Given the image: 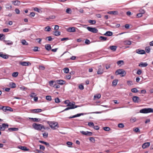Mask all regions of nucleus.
<instances>
[{
    "label": "nucleus",
    "instance_id": "1",
    "mask_svg": "<svg viewBox=\"0 0 153 153\" xmlns=\"http://www.w3.org/2000/svg\"><path fill=\"white\" fill-rule=\"evenodd\" d=\"M140 112L142 113H153V108H145L141 109Z\"/></svg>",
    "mask_w": 153,
    "mask_h": 153
},
{
    "label": "nucleus",
    "instance_id": "2",
    "mask_svg": "<svg viewBox=\"0 0 153 153\" xmlns=\"http://www.w3.org/2000/svg\"><path fill=\"white\" fill-rule=\"evenodd\" d=\"M115 74L116 75L120 74L121 76H124L126 75V73L125 71L123 69H119L116 71Z\"/></svg>",
    "mask_w": 153,
    "mask_h": 153
},
{
    "label": "nucleus",
    "instance_id": "3",
    "mask_svg": "<svg viewBox=\"0 0 153 153\" xmlns=\"http://www.w3.org/2000/svg\"><path fill=\"white\" fill-rule=\"evenodd\" d=\"M48 123L50 127L54 129H55L58 128V123L54 122H49Z\"/></svg>",
    "mask_w": 153,
    "mask_h": 153
},
{
    "label": "nucleus",
    "instance_id": "4",
    "mask_svg": "<svg viewBox=\"0 0 153 153\" xmlns=\"http://www.w3.org/2000/svg\"><path fill=\"white\" fill-rule=\"evenodd\" d=\"M33 127L38 130H41L42 128H44V126L41 124H38L34 123L33 124Z\"/></svg>",
    "mask_w": 153,
    "mask_h": 153
},
{
    "label": "nucleus",
    "instance_id": "5",
    "mask_svg": "<svg viewBox=\"0 0 153 153\" xmlns=\"http://www.w3.org/2000/svg\"><path fill=\"white\" fill-rule=\"evenodd\" d=\"M87 29L89 31L93 33H97L98 31V30L95 27H87Z\"/></svg>",
    "mask_w": 153,
    "mask_h": 153
},
{
    "label": "nucleus",
    "instance_id": "6",
    "mask_svg": "<svg viewBox=\"0 0 153 153\" xmlns=\"http://www.w3.org/2000/svg\"><path fill=\"white\" fill-rule=\"evenodd\" d=\"M8 127V124L3 123L2 125H0V131H4L6 128H7Z\"/></svg>",
    "mask_w": 153,
    "mask_h": 153
},
{
    "label": "nucleus",
    "instance_id": "7",
    "mask_svg": "<svg viewBox=\"0 0 153 153\" xmlns=\"http://www.w3.org/2000/svg\"><path fill=\"white\" fill-rule=\"evenodd\" d=\"M133 101L135 103H138L141 101L140 98L137 96H134L132 98Z\"/></svg>",
    "mask_w": 153,
    "mask_h": 153
},
{
    "label": "nucleus",
    "instance_id": "8",
    "mask_svg": "<svg viewBox=\"0 0 153 153\" xmlns=\"http://www.w3.org/2000/svg\"><path fill=\"white\" fill-rule=\"evenodd\" d=\"M19 64L21 65L24 66H28L31 65L30 62H20Z\"/></svg>",
    "mask_w": 153,
    "mask_h": 153
},
{
    "label": "nucleus",
    "instance_id": "9",
    "mask_svg": "<svg viewBox=\"0 0 153 153\" xmlns=\"http://www.w3.org/2000/svg\"><path fill=\"white\" fill-rule=\"evenodd\" d=\"M80 132L83 135H88L89 136H91L92 134V133L91 132L88 131H80Z\"/></svg>",
    "mask_w": 153,
    "mask_h": 153
},
{
    "label": "nucleus",
    "instance_id": "10",
    "mask_svg": "<svg viewBox=\"0 0 153 153\" xmlns=\"http://www.w3.org/2000/svg\"><path fill=\"white\" fill-rule=\"evenodd\" d=\"M56 82L57 84L61 85L65 84L66 82L65 80L62 79L57 80Z\"/></svg>",
    "mask_w": 153,
    "mask_h": 153
},
{
    "label": "nucleus",
    "instance_id": "11",
    "mask_svg": "<svg viewBox=\"0 0 153 153\" xmlns=\"http://www.w3.org/2000/svg\"><path fill=\"white\" fill-rule=\"evenodd\" d=\"M150 145L149 142H146L143 143L142 145V147L143 149H145L149 147Z\"/></svg>",
    "mask_w": 153,
    "mask_h": 153
},
{
    "label": "nucleus",
    "instance_id": "12",
    "mask_svg": "<svg viewBox=\"0 0 153 153\" xmlns=\"http://www.w3.org/2000/svg\"><path fill=\"white\" fill-rule=\"evenodd\" d=\"M42 111L41 109H34L31 110V112L33 113H37L40 112Z\"/></svg>",
    "mask_w": 153,
    "mask_h": 153
},
{
    "label": "nucleus",
    "instance_id": "13",
    "mask_svg": "<svg viewBox=\"0 0 153 153\" xmlns=\"http://www.w3.org/2000/svg\"><path fill=\"white\" fill-rule=\"evenodd\" d=\"M136 53L140 54H144L145 53V51L143 50L137 49L136 50Z\"/></svg>",
    "mask_w": 153,
    "mask_h": 153
},
{
    "label": "nucleus",
    "instance_id": "14",
    "mask_svg": "<svg viewBox=\"0 0 153 153\" xmlns=\"http://www.w3.org/2000/svg\"><path fill=\"white\" fill-rule=\"evenodd\" d=\"M18 148L24 151H28L29 150V149H27V148L25 146H18Z\"/></svg>",
    "mask_w": 153,
    "mask_h": 153
},
{
    "label": "nucleus",
    "instance_id": "15",
    "mask_svg": "<svg viewBox=\"0 0 153 153\" xmlns=\"http://www.w3.org/2000/svg\"><path fill=\"white\" fill-rule=\"evenodd\" d=\"M67 30L69 32H75L76 31L75 28L74 27H71L68 28Z\"/></svg>",
    "mask_w": 153,
    "mask_h": 153
},
{
    "label": "nucleus",
    "instance_id": "16",
    "mask_svg": "<svg viewBox=\"0 0 153 153\" xmlns=\"http://www.w3.org/2000/svg\"><path fill=\"white\" fill-rule=\"evenodd\" d=\"M75 102H73L72 103L70 102L67 105V106L69 107H76L75 108L77 107V106L75 105Z\"/></svg>",
    "mask_w": 153,
    "mask_h": 153
},
{
    "label": "nucleus",
    "instance_id": "17",
    "mask_svg": "<svg viewBox=\"0 0 153 153\" xmlns=\"http://www.w3.org/2000/svg\"><path fill=\"white\" fill-rule=\"evenodd\" d=\"M100 67H98V70L97 72V74H101L103 73V72L104 71L103 69H101L100 68L101 67V66H99Z\"/></svg>",
    "mask_w": 153,
    "mask_h": 153
},
{
    "label": "nucleus",
    "instance_id": "18",
    "mask_svg": "<svg viewBox=\"0 0 153 153\" xmlns=\"http://www.w3.org/2000/svg\"><path fill=\"white\" fill-rule=\"evenodd\" d=\"M148 64L146 62H140L139 65V66L141 67H146L148 65Z\"/></svg>",
    "mask_w": 153,
    "mask_h": 153
},
{
    "label": "nucleus",
    "instance_id": "19",
    "mask_svg": "<svg viewBox=\"0 0 153 153\" xmlns=\"http://www.w3.org/2000/svg\"><path fill=\"white\" fill-rule=\"evenodd\" d=\"M5 7L6 9L10 10L12 7L11 4H10L9 3L6 4L5 5Z\"/></svg>",
    "mask_w": 153,
    "mask_h": 153
},
{
    "label": "nucleus",
    "instance_id": "20",
    "mask_svg": "<svg viewBox=\"0 0 153 153\" xmlns=\"http://www.w3.org/2000/svg\"><path fill=\"white\" fill-rule=\"evenodd\" d=\"M107 13L110 14L116 15L118 14V12L117 11H109Z\"/></svg>",
    "mask_w": 153,
    "mask_h": 153
},
{
    "label": "nucleus",
    "instance_id": "21",
    "mask_svg": "<svg viewBox=\"0 0 153 153\" xmlns=\"http://www.w3.org/2000/svg\"><path fill=\"white\" fill-rule=\"evenodd\" d=\"M9 86L11 88H14L16 87V84L14 82H11L10 83Z\"/></svg>",
    "mask_w": 153,
    "mask_h": 153
},
{
    "label": "nucleus",
    "instance_id": "22",
    "mask_svg": "<svg viewBox=\"0 0 153 153\" xmlns=\"http://www.w3.org/2000/svg\"><path fill=\"white\" fill-rule=\"evenodd\" d=\"M45 47L47 51H49L51 49V47L50 44H48L45 45Z\"/></svg>",
    "mask_w": 153,
    "mask_h": 153
},
{
    "label": "nucleus",
    "instance_id": "23",
    "mask_svg": "<svg viewBox=\"0 0 153 153\" xmlns=\"http://www.w3.org/2000/svg\"><path fill=\"white\" fill-rule=\"evenodd\" d=\"M123 43L125 45H130L131 44V42L130 41L126 40L123 42Z\"/></svg>",
    "mask_w": 153,
    "mask_h": 153
},
{
    "label": "nucleus",
    "instance_id": "24",
    "mask_svg": "<svg viewBox=\"0 0 153 153\" xmlns=\"http://www.w3.org/2000/svg\"><path fill=\"white\" fill-rule=\"evenodd\" d=\"M104 35L106 36H110L113 35V33L111 31H108L106 32Z\"/></svg>",
    "mask_w": 153,
    "mask_h": 153
},
{
    "label": "nucleus",
    "instance_id": "25",
    "mask_svg": "<svg viewBox=\"0 0 153 153\" xmlns=\"http://www.w3.org/2000/svg\"><path fill=\"white\" fill-rule=\"evenodd\" d=\"M83 115V114L81 113V114H78L75 115H74L70 117L69 118H75L76 117H79L81 115Z\"/></svg>",
    "mask_w": 153,
    "mask_h": 153
},
{
    "label": "nucleus",
    "instance_id": "26",
    "mask_svg": "<svg viewBox=\"0 0 153 153\" xmlns=\"http://www.w3.org/2000/svg\"><path fill=\"white\" fill-rule=\"evenodd\" d=\"M12 3L15 5L19 6L20 4V2L18 0L12 1Z\"/></svg>",
    "mask_w": 153,
    "mask_h": 153
},
{
    "label": "nucleus",
    "instance_id": "27",
    "mask_svg": "<svg viewBox=\"0 0 153 153\" xmlns=\"http://www.w3.org/2000/svg\"><path fill=\"white\" fill-rule=\"evenodd\" d=\"M19 129L17 128H10L8 129V130L10 131H17Z\"/></svg>",
    "mask_w": 153,
    "mask_h": 153
},
{
    "label": "nucleus",
    "instance_id": "28",
    "mask_svg": "<svg viewBox=\"0 0 153 153\" xmlns=\"http://www.w3.org/2000/svg\"><path fill=\"white\" fill-rule=\"evenodd\" d=\"M110 48L113 51H115L117 48V47L115 46H110Z\"/></svg>",
    "mask_w": 153,
    "mask_h": 153
},
{
    "label": "nucleus",
    "instance_id": "29",
    "mask_svg": "<svg viewBox=\"0 0 153 153\" xmlns=\"http://www.w3.org/2000/svg\"><path fill=\"white\" fill-rule=\"evenodd\" d=\"M99 39L101 41H104L106 40L107 39V38L104 36H100L99 37Z\"/></svg>",
    "mask_w": 153,
    "mask_h": 153
},
{
    "label": "nucleus",
    "instance_id": "30",
    "mask_svg": "<svg viewBox=\"0 0 153 153\" xmlns=\"http://www.w3.org/2000/svg\"><path fill=\"white\" fill-rule=\"evenodd\" d=\"M53 34L56 36H59L60 34V32L57 30H55L53 32Z\"/></svg>",
    "mask_w": 153,
    "mask_h": 153
},
{
    "label": "nucleus",
    "instance_id": "31",
    "mask_svg": "<svg viewBox=\"0 0 153 153\" xmlns=\"http://www.w3.org/2000/svg\"><path fill=\"white\" fill-rule=\"evenodd\" d=\"M7 108H10V109H12V108L9 107H4L3 106L2 107V108H3V111H4L6 112V111H7Z\"/></svg>",
    "mask_w": 153,
    "mask_h": 153
},
{
    "label": "nucleus",
    "instance_id": "32",
    "mask_svg": "<svg viewBox=\"0 0 153 153\" xmlns=\"http://www.w3.org/2000/svg\"><path fill=\"white\" fill-rule=\"evenodd\" d=\"M21 42L22 45H27L28 43L25 39H22L21 40Z\"/></svg>",
    "mask_w": 153,
    "mask_h": 153
},
{
    "label": "nucleus",
    "instance_id": "33",
    "mask_svg": "<svg viewBox=\"0 0 153 153\" xmlns=\"http://www.w3.org/2000/svg\"><path fill=\"white\" fill-rule=\"evenodd\" d=\"M18 72H13L12 74V76L13 77H16L18 76Z\"/></svg>",
    "mask_w": 153,
    "mask_h": 153
},
{
    "label": "nucleus",
    "instance_id": "34",
    "mask_svg": "<svg viewBox=\"0 0 153 153\" xmlns=\"http://www.w3.org/2000/svg\"><path fill=\"white\" fill-rule=\"evenodd\" d=\"M117 63L119 65H123L124 64V61L123 60H119L117 61Z\"/></svg>",
    "mask_w": 153,
    "mask_h": 153
},
{
    "label": "nucleus",
    "instance_id": "35",
    "mask_svg": "<svg viewBox=\"0 0 153 153\" xmlns=\"http://www.w3.org/2000/svg\"><path fill=\"white\" fill-rule=\"evenodd\" d=\"M39 142L41 143L45 144V145L47 146H49V143H48L47 142H44V141H41V140L39 141Z\"/></svg>",
    "mask_w": 153,
    "mask_h": 153
},
{
    "label": "nucleus",
    "instance_id": "36",
    "mask_svg": "<svg viewBox=\"0 0 153 153\" xmlns=\"http://www.w3.org/2000/svg\"><path fill=\"white\" fill-rule=\"evenodd\" d=\"M88 22L92 25H94L95 24L96 22L95 20H89L88 21Z\"/></svg>",
    "mask_w": 153,
    "mask_h": 153
},
{
    "label": "nucleus",
    "instance_id": "37",
    "mask_svg": "<svg viewBox=\"0 0 153 153\" xmlns=\"http://www.w3.org/2000/svg\"><path fill=\"white\" fill-rule=\"evenodd\" d=\"M66 12L67 13L71 14L72 13V11L70 8H68L66 10Z\"/></svg>",
    "mask_w": 153,
    "mask_h": 153
},
{
    "label": "nucleus",
    "instance_id": "38",
    "mask_svg": "<svg viewBox=\"0 0 153 153\" xmlns=\"http://www.w3.org/2000/svg\"><path fill=\"white\" fill-rule=\"evenodd\" d=\"M76 107H68L66 108H65L63 111H67L70 109H73L75 108Z\"/></svg>",
    "mask_w": 153,
    "mask_h": 153
},
{
    "label": "nucleus",
    "instance_id": "39",
    "mask_svg": "<svg viewBox=\"0 0 153 153\" xmlns=\"http://www.w3.org/2000/svg\"><path fill=\"white\" fill-rule=\"evenodd\" d=\"M0 57L5 59H7L8 58V56L7 55L2 54H1Z\"/></svg>",
    "mask_w": 153,
    "mask_h": 153
},
{
    "label": "nucleus",
    "instance_id": "40",
    "mask_svg": "<svg viewBox=\"0 0 153 153\" xmlns=\"http://www.w3.org/2000/svg\"><path fill=\"white\" fill-rule=\"evenodd\" d=\"M6 44L7 45H12L13 44V42L10 41H7L5 42Z\"/></svg>",
    "mask_w": 153,
    "mask_h": 153
},
{
    "label": "nucleus",
    "instance_id": "41",
    "mask_svg": "<svg viewBox=\"0 0 153 153\" xmlns=\"http://www.w3.org/2000/svg\"><path fill=\"white\" fill-rule=\"evenodd\" d=\"M117 81H118L117 80H116V79L114 80L113 81V82H112V84H113V85L114 86H116L117 84Z\"/></svg>",
    "mask_w": 153,
    "mask_h": 153
},
{
    "label": "nucleus",
    "instance_id": "42",
    "mask_svg": "<svg viewBox=\"0 0 153 153\" xmlns=\"http://www.w3.org/2000/svg\"><path fill=\"white\" fill-rule=\"evenodd\" d=\"M131 91L134 93H136L138 92V91L136 88H134L131 89Z\"/></svg>",
    "mask_w": 153,
    "mask_h": 153
},
{
    "label": "nucleus",
    "instance_id": "43",
    "mask_svg": "<svg viewBox=\"0 0 153 153\" xmlns=\"http://www.w3.org/2000/svg\"><path fill=\"white\" fill-rule=\"evenodd\" d=\"M101 95L100 94H97L94 96V97L95 98H97L98 99H99L101 97Z\"/></svg>",
    "mask_w": 153,
    "mask_h": 153
},
{
    "label": "nucleus",
    "instance_id": "44",
    "mask_svg": "<svg viewBox=\"0 0 153 153\" xmlns=\"http://www.w3.org/2000/svg\"><path fill=\"white\" fill-rule=\"evenodd\" d=\"M150 50V48L149 46L145 48V51L146 52L148 53L149 52Z\"/></svg>",
    "mask_w": 153,
    "mask_h": 153
},
{
    "label": "nucleus",
    "instance_id": "45",
    "mask_svg": "<svg viewBox=\"0 0 153 153\" xmlns=\"http://www.w3.org/2000/svg\"><path fill=\"white\" fill-rule=\"evenodd\" d=\"M64 71V73H68L69 72V69L68 68H66L63 69Z\"/></svg>",
    "mask_w": 153,
    "mask_h": 153
},
{
    "label": "nucleus",
    "instance_id": "46",
    "mask_svg": "<svg viewBox=\"0 0 153 153\" xmlns=\"http://www.w3.org/2000/svg\"><path fill=\"white\" fill-rule=\"evenodd\" d=\"M118 127L120 128H123L124 127V126L123 123H120L118 125Z\"/></svg>",
    "mask_w": 153,
    "mask_h": 153
},
{
    "label": "nucleus",
    "instance_id": "47",
    "mask_svg": "<svg viewBox=\"0 0 153 153\" xmlns=\"http://www.w3.org/2000/svg\"><path fill=\"white\" fill-rule=\"evenodd\" d=\"M46 100L50 101L51 100V97L50 96H47L46 97Z\"/></svg>",
    "mask_w": 153,
    "mask_h": 153
},
{
    "label": "nucleus",
    "instance_id": "48",
    "mask_svg": "<svg viewBox=\"0 0 153 153\" xmlns=\"http://www.w3.org/2000/svg\"><path fill=\"white\" fill-rule=\"evenodd\" d=\"M103 129L104 130L106 131H108L110 130V128L108 127H103Z\"/></svg>",
    "mask_w": 153,
    "mask_h": 153
},
{
    "label": "nucleus",
    "instance_id": "49",
    "mask_svg": "<svg viewBox=\"0 0 153 153\" xmlns=\"http://www.w3.org/2000/svg\"><path fill=\"white\" fill-rule=\"evenodd\" d=\"M31 119L34 122H39L40 119H39V118H31Z\"/></svg>",
    "mask_w": 153,
    "mask_h": 153
},
{
    "label": "nucleus",
    "instance_id": "50",
    "mask_svg": "<svg viewBox=\"0 0 153 153\" xmlns=\"http://www.w3.org/2000/svg\"><path fill=\"white\" fill-rule=\"evenodd\" d=\"M88 125L90 127H93L94 126V123L92 122H90L88 123Z\"/></svg>",
    "mask_w": 153,
    "mask_h": 153
},
{
    "label": "nucleus",
    "instance_id": "51",
    "mask_svg": "<svg viewBox=\"0 0 153 153\" xmlns=\"http://www.w3.org/2000/svg\"><path fill=\"white\" fill-rule=\"evenodd\" d=\"M45 30L47 31H49L51 30V28L49 26H48L45 27Z\"/></svg>",
    "mask_w": 153,
    "mask_h": 153
},
{
    "label": "nucleus",
    "instance_id": "52",
    "mask_svg": "<svg viewBox=\"0 0 153 153\" xmlns=\"http://www.w3.org/2000/svg\"><path fill=\"white\" fill-rule=\"evenodd\" d=\"M133 130L136 132H140L139 129L137 128H134Z\"/></svg>",
    "mask_w": 153,
    "mask_h": 153
},
{
    "label": "nucleus",
    "instance_id": "53",
    "mask_svg": "<svg viewBox=\"0 0 153 153\" xmlns=\"http://www.w3.org/2000/svg\"><path fill=\"white\" fill-rule=\"evenodd\" d=\"M127 83L128 85H133L132 82L131 81H128L127 82Z\"/></svg>",
    "mask_w": 153,
    "mask_h": 153
},
{
    "label": "nucleus",
    "instance_id": "54",
    "mask_svg": "<svg viewBox=\"0 0 153 153\" xmlns=\"http://www.w3.org/2000/svg\"><path fill=\"white\" fill-rule=\"evenodd\" d=\"M142 72L141 70L139 69L137 70V74L138 75H140L141 74Z\"/></svg>",
    "mask_w": 153,
    "mask_h": 153
},
{
    "label": "nucleus",
    "instance_id": "55",
    "mask_svg": "<svg viewBox=\"0 0 153 153\" xmlns=\"http://www.w3.org/2000/svg\"><path fill=\"white\" fill-rule=\"evenodd\" d=\"M43 136L44 138H46L48 136V133L47 132H45L43 134Z\"/></svg>",
    "mask_w": 153,
    "mask_h": 153
},
{
    "label": "nucleus",
    "instance_id": "56",
    "mask_svg": "<svg viewBox=\"0 0 153 153\" xmlns=\"http://www.w3.org/2000/svg\"><path fill=\"white\" fill-rule=\"evenodd\" d=\"M79 89H80L81 90H82L84 89V87L82 85H80L79 86Z\"/></svg>",
    "mask_w": 153,
    "mask_h": 153
},
{
    "label": "nucleus",
    "instance_id": "57",
    "mask_svg": "<svg viewBox=\"0 0 153 153\" xmlns=\"http://www.w3.org/2000/svg\"><path fill=\"white\" fill-rule=\"evenodd\" d=\"M85 43L87 45L89 44L90 43V41L88 39H86L85 41Z\"/></svg>",
    "mask_w": 153,
    "mask_h": 153
},
{
    "label": "nucleus",
    "instance_id": "58",
    "mask_svg": "<svg viewBox=\"0 0 153 153\" xmlns=\"http://www.w3.org/2000/svg\"><path fill=\"white\" fill-rule=\"evenodd\" d=\"M40 146V149H42L43 150H44L45 149V147L44 146L42 145H39Z\"/></svg>",
    "mask_w": 153,
    "mask_h": 153
},
{
    "label": "nucleus",
    "instance_id": "59",
    "mask_svg": "<svg viewBox=\"0 0 153 153\" xmlns=\"http://www.w3.org/2000/svg\"><path fill=\"white\" fill-rule=\"evenodd\" d=\"M89 140L90 141H91L93 143H94L95 142V139L94 137H91L89 138Z\"/></svg>",
    "mask_w": 153,
    "mask_h": 153
},
{
    "label": "nucleus",
    "instance_id": "60",
    "mask_svg": "<svg viewBox=\"0 0 153 153\" xmlns=\"http://www.w3.org/2000/svg\"><path fill=\"white\" fill-rule=\"evenodd\" d=\"M55 102L57 103H59L60 102V100L58 98H56L55 99Z\"/></svg>",
    "mask_w": 153,
    "mask_h": 153
},
{
    "label": "nucleus",
    "instance_id": "61",
    "mask_svg": "<svg viewBox=\"0 0 153 153\" xmlns=\"http://www.w3.org/2000/svg\"><path fill=\"white\" fill-rule=\"evenodd\" d=\"M140 13H141L142 14L145 13V11L143 9H140L139 11Z\"/></svg>",
    "mask_w": 153,
    "mask_h": 153
},
{
    "label": "nucleus",
    "instance_id": "62",
    "mask_svg": "<svg viewBox=\"0 0 153 153\" xmlns=\"http://www.w3.org/2000/svg\"><path fill=\"white\" fill-rule=\"evenodd\" d=\"M65 77L67 79H70L71 78V76L70 75H67Z\"/></svg>",
    "mask_w": 153,
    "mask_h": 153
},
{
    "label": "nucleus",
    "instance_id": "63",
    "mask_svg": "<svg viewBox=\"0 0 153 153\" xmlns=\"http://www.w3.org/2000/svg\"><path fill=\"white\" fill-rule=\"evenodd\" d=\"M136 119L135 118H131L130 120L131 122H133L136 121Z\"/></svg>",
    "mask_w": 153,
    "mask_h": 153
},
{
    "label": "nucleus",
    "instance_id": "64",
    "mask_svg": "<svg viewBox=\"0 0 153 153\" xmlns=\"http://www.w3.org/2000/svg\"><path fill=\"white\" fill-rule=\"evenodd\" d=\"M93 127L96 130H98L99 129V127L98 126H94Z\"/></svg>",
    "mask_w": 153,
    "mask_h": 153
}]
</instances>
